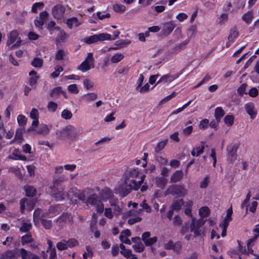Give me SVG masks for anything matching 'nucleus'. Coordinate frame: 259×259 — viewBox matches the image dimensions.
<instances>
[{"instance_id": "1", "label": "nucleus", "mask_w": 259, "mask_h": 259, "mask_svg": "<svg viewBox=\"0 0 259 259\" xmlns=\"http://www.w3.org/2000/svg\"><path fill=\"white\" fill-rule=\"evenodd\" d=\"M140 171L138 168H132L127 170L124 174V183L128 188L122 189L119 191H116V193H119L122 197H124L129 194L132 190H137L139 188V184L137 183Z\"/></svg>"}, {"instance_id": "2", "label": "nucleus", "mask_w": 259, "mask_h": 259, "mask_svg": "<svg viewBox=\"0 0 259 259\" xmlns=\"http://www.w3.org/2000/svg\"><path fill=\"white\" fill-rule=\"evenodd\" d=\"M56 136L59 139L69 138L75 140L77 138L78 133L76 128L72 125H68L65 127L57 131Z\"/></svg>"}, {"instance_id": "3", "label": "nucleus", "mask_w": 259, "mask_h": 259, "mask_svg": "<svg viewBox=\"0 0 259 259\" xmlns=\"http://www.w3.org/2000/svg\"><path fill=\"white\" fill-rule=\"evenodd\" d=\"M85 203L87 205L95 206L99 213H102L104 211V204L101 197L97 194L94 193L90 195L87 199Z\"/></svg>"}, {"instance_id": "4", "label": "nucleus", "mask_w": 259, "mask_h": 259, "mask_svg": "<svg viewBox=\"0 0 259 259\" xmlns=\"http://www.w3.org/2000/svg\"><path fill=\"white\" fill-rule=\"evenodd\" d=\"M94 62L95 60L93 57V54L92 53H88L84 60L78 66L77 69L82 72L89 71L91 69L95 67Z\"/></svg>"}, {"instance_id": "5", "label": "nucleus", "mask_w": 259, "mask_h": 259, "mask_svg": "<svg viewBox=\"0 0 259 259\" xmlns=\"http://www.w3.org/2000/svg\"><path fill=\"white\" fill-rule=\"evenodd\" d=\"M111 39V35L108 33H100L94 34L89 37L84 38L83 41L87 44H92L97 42L99 41Z\"/></svg>"}, {"instance_id": "6", "label": "nucleus", "mask_w": 259, "mask_h": 259, "mask_svg": "<svg viewBox=\"0 0 259 259\" xmlns=\"http://www.w3.org/2000/svg\"><path fill=\"white\" fill-rule=\"evenodd\" d=\"M72 194L73 195L75 198H77L78 199L85 202L87 200L85 191H81L76 188H72L68 191L67 196L72 203H76L77 202V199H73Z\"/></svg>"}, {"instance_id": "7", "label": "nucleus", "mask_w": 259, "mask_h": 259, "mask_svg": "<svg viewBox=\"0 0 259 259\" xmlns=\"http://www.w3.org/2000/svg\"><path fill=\"white\" fill-rule=\"evenodd\" d=\"M165 193L173 196H184L187 194V190L182 186L173 185L168 187Z\"/></svg>"}, {"instance_id": "8", "label": "nucleus", "mask_w": 259, "mask_h": 259, "mask_svg": "<svg viewBox=\"0 0 259 259\" xmlns=\"http://www.w3.org/2000/svg\"><path fill=\"white\" fill-rule=\"evenodd\" d=\"M204 222L203 219L196 220L194 218H192L190 224V231L194 233V237H197L201 235L202 231L200 227L204 225Z\"/></svg>"}, {"instance_id": "9", "label": "nucleus", "mask_w": 259, "mask_h": 259, "mask_svg": "<svg viewBox=\"0 0 259 259\" xmlns=\"http://www.w3.org/2000/svg\"><path fill=\"white\" fill-rule=\"evenodd\" d=\"M8 40L7 41V45L10 46V45L14 44L12 46L13 47H17L20 46L21 40L20 37H18V32L17 30H14L12 31L8 36Z\"/></svg>"}, {"instance_id": "10", "label": "nucleus", "mask_w": 259, "mask_h": 259, "mask_svg": "<svg viewBox=\"0 0 259 259\" xmlns=\"http://www.w3.org/2000/svg\"><path fill=\"white\" fill-rule=\"evenodd\" d=\"M65 11V7L62 5L58 4L53 7L52 14L56 19L62 20L64 18Z\"/></svg>"}, {"instance_id": "11", "label": "nucleus", "mask_w": 259, "mask_h": 259, "mask_svg": "<svg viewBox=\"0 0 259 259\" xmlns=\"http://www.w3.org/2000/svg\"><path fill=\"white\" fill-rule=\"evenodd\" d=\"M21 242L22 245H28L31 248L33 249L38 247V244L33 239L30 233L23 235L21 237Z\"/></svg>"}, {"instance_id": "12", "label": "nucleus", "mask_w": 259, "mask_h": 259, "mask_svg": "<svg viewBox=\"0 0 259 259\" xmlns=\"http://www.w3.org/2000/svg\"><path fill=\"white\" fill-rule=\"evenodd\" d=\"M64 188V186H60L59 188L51 187L52 189L51 192V195L56 201L62 200L65 199L66 195L63 192Z\"/></svg>"}, {"instance_id": "13", "label": "nucleus", "mask_w": 259, "mask_h": 259, "mask_svg": "<svg viewBox=\"0 0 259 259\" xmlns=\"http://www.w3.org/2000/svg\"><path fill=\"white\" fill-rule=\"evenodd\" d=\"M48 16L49 13L46 11L40 13L39 16L37 17L34 20L35 26L39 29L41 30Z\"/></svg>"}, {"instance_id": "14", "label": "nucleus", "mask_w": 259, "mask_h": 259, "mask_svg": "<svg viewBox=\"0 0 259 259\" xmlns=\"http://www.w3.org/2000/svg\"><path fill=\"white\" fill-rule=\"evenodd\" d=\"M21 259H40L39 255L22 248L18 250Z\"/></svg>"}, {"instance_id": "15", "label": "nucleus", "mask_w": 259, "mask_h": 259, "mask_svg": "<svg viewBox=\"0 0 259 259\" xmlns=\"http://www.w3.org/2000/svg\"><path fill=\"white\" fill-rule=\"evenodd\" d=\"M29 116L33 119V121L29 131H35V127L37 126L39 123V112L38 110L36 108H32L30 113Z\"/></svg>"}, {"instance_id": "16", "label": "nucleus", "mask_w": 259, "mask_h": 259, "mask_svg": "<svg viewBox=\"0 0 259 259\" xmlns=\"http://www.w3.org/2000/svg\"><path fill=\"white\" fill-rule=\"evenodd\" d=\"M180 74L176 73L174 74H167L163 75L158 81L157 84L162 83L164 85H167L175 79L179 77Z\"/></svg>"}, {"instance_id": "17", "label": "nucleus", "mask_w": 259, "mask_h": 259, "mask_svg": "<svg viewBox=\"0 0 259 259\" xmlns=\"http://www.w3.org/2000/svg\"><path fill=\"white\" fill-rule=\"evenodd\" d=\"M150 232H146L142 235L141 239L146 246H151L155 243L157 241V238L156 237L150 238Z\"/></svg>"}, {"instance_id": "18", "label": "nucleus", "mask_w": 259, "mask_h": 259, "mask_svg": "<svg viewBox=\"0 0 259 259\" xmlns=\"http://www.w3.org/2000/svg\"><path fill=\"white\" fill-rule=\"evenodd\" d=\"M246 112L250 116L251 119H254L257 115V110L255 108L254 104L252 102L246 104L244 106Z\"/></svg>"}, {"instance_id": "19", "label": "nucleus", "mask_w": 259, "mask_h": 259, "mask_svg": "<svg viewBox=\"0 0 259 259\" xmlns=\"http://www.w3.org/2000/svg\"><path fill=\"white\" fill-rule=\"evenodd\" d=\"M228 154L227 160L230 162H233L236 159L237 147L235 146H230L227 147Z\"/></svg>"}, {"instance_id": "20", "label": "nucleus", "mask_w": 259, "mask_h": 259, "mask_svg": "<svg viewBox=\"0 0 259 259\" xmlns=\"http://www.w3.org/2000/svg\"><path fill=\"white\" fill-rule=\"evenodd\" d=\"M51 127L52 125H47L46 124L41 123L39 125L37 129L35 128V131H33L38 134L47 136L49 134L50 130Z\"/></svg>"}, {"instance_id": "21", "label": "nucleus", "mask_w": 259, "mask_h": 259, "mask_svg": "<svg viewBox=\"0 0 259 259\" xmlns=\"http://www.w3.org/2000/svg\"><path fill=\"white\" fill-rule=\"evenodd\" d=\"M114 196L113 192L108 188H104L101 193V199L103 201L109 200Z\"/></svg>"}, {"instance_id": "22", "label": "nucleus", "mask_w": 259, "mask_h": 259, "mask_svg": "<svg viewBox=\"0 0 259 259\" xmlns=\"http://www.w3.org/2000/svg\"><path fill=\"white\" fill-rule=\"evenodd\" d=\"M66 181V178L63 175L54 176L53 180L52 188H59L60 186H64L60 183Z\"/></svg>"}, {"instance_id": "23", "label": "nucleus", "mask_w": 259, "mask_h": 259, "mask_svg": "<svg viewBox=\"0 0 259 259\" xmlns=\"http://www.w3.org/2000/svg\"><path fill=\"white\" fill-rule=\"evenodd\" d=\"M175 27V25L172 21L167 22L163 24L162 31L165 35L169 34Z\"/></svg>"}, {"instance_id": "24", "label": "nucleus", "mask_w": 259, "mask_h": 259, "mask_svg": "<svg viewBox=\"0 0 259 259\" xmlns=\"http://www.w3.org/2000/svg\"><path fill=\"white\" fill-rule=\"evenodd\" d=\"M66 25L70 29H72L73 26L78 27L81 24L82 22L79 21L76 17H72L66 20Z\"/></svg>"}, {"instance_id": "25", "label": "nucleus", "mask_w": 259, "mask_h": 259, "mask_svg": "<svg viewBox=\"0 0 259 259\" xmlns=\"http://www.w3.org/2000/svg\"><path fill=\"white\" fill-rule=\"evenodd\" d=\"M238 36V32L236 28H233L231 30L230 34L228 36L229 41L227 42L226 46L228 48L230 44L233 42L235 39Z\"/></svg>"}, {"instance_id": "26", "label": "nucleus", "mask_w": 259, "mask_h": 259, "mask_svg": "<svg viewBox=\"0 0 259 259\" xmlns=\"http://www.w3.org/2000/svg\"><path fill=\"white\" fill-rule=\"evenodd\" d=\"M253 232L255 233H257V234H255L253 237L249 239L247 241V248L248 250L251 249V246L253 244V242H255L258 236V234H259V224L255 226V228L253 229Z\"/></svg>"}, {"instance_id": "27", "label": "nucleus", "mask_w": 259, "mask_h": 259, "mask_svg": "<svg viewBox=\"0 0 259 259\" xmlns=\"http://www.w3.org/2000/svg\"><path fill=\"white\" fill-rule=\"evenodd\" d=\"M183 177V172L181 170L176 171L170 178V181L172 183H176L180 181Z\"/></svg>"}, {"instance_id": "28", "label": "nucleus", "mask_w": 259, "mask_h": 259, "mask_svg": "<svg viewBox=\"0 0 259 259\" xmlns=\"http://www.w3.org/2000/svg\"><path fill=\"white\" fill-rule=\"evenodd\" d=\"M29 75L30 76L29 80V84L32 87H35L38 79L36 72L34 70H32L29 73Z\"/></svg>"}, {"instance_id": "29", "label": "nucleus", "mask_w": 259, "mask_h": 259, "mask_svg": "<svg viewBox=\"0 0 259 259\" xmlns=\"http://www.w3.org/2000/svg\"><path fill=\"white\" fill-rule=\"evenodd\" d=\"M31 228L32 225L29 221L23 222L19 231L21 233H28Z\"/></svg>"}, {"instance_id": "30", "label": "nucleus", "mask_w": 259, "mask_h": 259, "mask_svg": "<svg viewBox=\"0 0 259 259\" xmlns=\"http://www.w3.org/2000/svg\"><path fill=\"white\" fill-rule=\"evenodd\" d=\"M98 97V95L95 93H89L83 95L82 99L87 102H90L95 100Z\"/></svg>"}, {"instance_id": "31", "label": "nucleus", "mask_w": 259, "mask_h": 259, "mask_svg": "<svg viewBox=\"0 0 259 259\" xmlns=\"http://www.w3.org/2000/svg\"><path fill=\"white\" fill-rule=\"evenodd\" d=\"M233 213V210L232 207H230L227 210V214L225 217L223 221L220 224L222 225H227L228 226L230 222L232 220V214Z\"/></svg>"}, {"instance_id": "32", "label": "nucleus", "mask_w": 259, "mask_h": 259, "mask_svg": "<svg viewBox=\"0 0 259 259\" xmlns=\"http://www.w3.org/2000/svg\"><path fill=\"white\" fill-rule=\"evenodd\" d=\"M58 31H59V33L56 38V42L57 44L61 42H64L67 37L66 33L63 30H61V28H60V30Z\"/></svg>"}, {"instance_id": "33", "label": "nucleus", "mask_w": 259, "mask_h": 259, "mask_svg": "<svg viewBox=\"0 0 259 259\" xmlns=\"http://www.w3.org/2000/svg\"><path fill=\"white\" fill-rule=\"evenodd\" d=\"M224 115L225 111L222 109V107H218L215 108L214 112V116L218 122H219L220 121L221 118L223 117Z\"/></svg>"}, {"instance_id": "34", "label": "nucleus", "mask_w": 259, "mask_h": 259, "mask_svg": "<svg viewBox=\"0 0 259 259\" xmlns=\"http://www.w3.org/2000/svg\"><path fill=\"white\" fill-rule=\"evenodd\" d=\"M167 180L163 177H157L156 178V184L160 188H163L166 185Z\"/></svg>"}, {"instance_id": "35", "label": "nucleus", "mask_w": 259, "mask_h": 259, "mask_svg": "<svg viewBox=\"0 0 259 259\" xmlns=\"http://www.w3.org/2000/svg\"><path fill=\"white\" fill-rule=\"evenodd\" d=\"M24 190L26 192V195L29 197L33 196L36 192V189L31 186H25Z\"/></svg>"}, {"instance_id": "36", "label": "nucleus", "mask_w": 259, "mask_h": 259, "mask_svg": "<svg viewBox=\"0 0 259 259\" xmlns=\"http://www.w3.org/2000/svg\"><path fill=\"white\" fill-rule=\"evenodd\" d=\"M15 256V252L12 250H8L5 252H4L1 256L0 257V259H12Z\"/></svg>"}, {"instance_id": "37", "label": "nucleus", "mask_w": 259, "mask_h": 259, "mask_svg": "<svg viewBox=\"0 0 259 259\" xmlns=\"http://www.w3.org/2000/svg\"><path fill=\"white\" fill-rule=\"evenodd\" d=\"M60 27L56 26V22L54 21H50L48 25V29H49L50 34H53L55 30H60Z\"/></svg>"}, {"instance_id": "38", "label": "nucleus", "mask_w": 259, "mask_h": 259, "mask_svg": "<svg viewBox=\"0 0 259 259\" xmlns=\"http://www.w3.org/2000/svg\"><path fill=\"white\" fill-rule=\"evenodd\" d=\"M184 202L183 199L177 200L174 202L172 205L173 210H179L184 205Z\"/></svg>"}, {"instance_id": "39", "label": "nucleus", "mask_w": 259, "mask_h": 259, "mask_svg": "<svg viewBox=\"0 0 259 259\" xmlns=\"http://www.w3.org/2000/svg\"><path fill=\"white\" fill-rule=\"evenodd\" d=\"M197 27L196 25H192L189 27L187 30V35L189 37H193L196 33Z\"/></svg>"}, {"instance_id": "40", "label": "nucleus", "mask_w": 259, "mask_h": 259, "mask_svg": "<svg viewBox=\"0 0 259 259\" xmlns=\"http://www.w3.org/2000/svg\"><path fill=\"white\" fill-rule=\"evenodd\" d=\"M205 143L203 142H201L200 145L194 148L196 151V156H199L204 152Z\"/></svg>"}, {"instance_id": "41", "label": "nucleus", "mask_w": 259, "mask_h": 259, "mask_svg": "<svg viewBox=\"0 0 259 259\" xmlns=\"http://www.w3.org/2000/svg\"><path fill=\"white\" fill-rule=\"evenodd\" d=\"M124 58L122 53H117L113 55L111 58V61L113 63H117L120 62Z\"/></svg>"}, {"instance_id": "42", "label": "nucleus", "mask_w": 259, "mask_h": 259, "mask_svg": "<svg viewBox=\"0 0 259 259\" xmlns=\"http://www.w3.org/2000/svg\"><path fill=\"white\" fill-rule=\"evenodd\" d=\"M209 213V210L208 207H202L199 211V214L201 217L200 219L206 217Z\"/></svg>"}, {"instance_id": "43", "label": "nucleus", "mask_w": 259, "mask_h": 259, "mask_svg": "<svg viewBox=\"0 0 259 259\" xmlns=\"http://www.w3.org/2000/svg\"><path fill=\"white\" fill-rule=\"evenodd\" d=\"M23 131L22 129L17 130L15 136L14 140L17 142L19 144L22 143L23 140Z\"/></svg>"}, {"instance_id": "44", "label": "nucleus", "mask_w": 259, "mask_h": 259, "mask_svg": "<svg viewBox=\"0 0 259 259\" xmlns=\"http://www.w3.org/2000/svg\"><path fill=\"white\" fill-rule=\"evenodd\" d=\"M242 20L247 24H250L252 20L253 16L251 13L248 12L244 14L242 17Z\"/></svg>"}, {"instance_id": "45", "label": "nucleus", "mask_w": 259, "mask_h": 259, "mask_svg": "<svg viewBox=\"0 0 259 259\" xmlns=\"http://www.w3.org/2000/svg\"><path fill=\"white\" fill-rule=\"evenodd\" d=\"M44 4L42 2H38L34 3L31 8V11L33 13H36L38 10L42 9Z\"/></svg>"}, {"instance_id": "46", "label": "nucleus", "mask_w": 259, "mask_h": 259, "mask_svg": "<svg viewBox=\"0 0 259 259\" xmlns=\"http://www.w3.org/2000/svg\"><path fill=\"white\" fill-rule=\"evenodd\" d=\"M43 60L38 58H34L31 62V65L36 68H40L42 66Z\"/></svg>"}, {"instance_id": "47", "label": "nucleus", "mask_w": 259, "mask_h": 259, "mask_svg": "<svg viewBox=\"0 0 259 259\" xmlns=\"http://www.w3.org/2000/svg\"><path fill=\"white\" fill-rule=\"evenodd\" d=\"M58 108V105L54 102H49L47 105V109L50 112H55Z\"/></svg>"}, {"instance_id": "48", "label": "nucleus", "mask_w": 259, "mask_h": 259, "mask_svg": "<svg viewBox=\"0 0 259 259\" xmlns=\"http://www.w3.org/2000/svg\"><path fill=\"white\" fill-rule=\"evenodd\" d=\"M56 247L57 249L59 250H63L67 249L68 248V246L67 245V242L66 240H63L60 242H59L57 245Z\"/></svg>"}, {"instance_id": "49", "label": "nucleus", "mask_w": 259, "mask_h": 259, "mask_svg": "<svg viewBox=\"0 0 259 259\" xmlns=\"http://www.w3.org/2000/svg\"><path fill=\"white\" fill-rule=\"evenodd\" d=\"M72 116L71 112L67 109H64L61 113L62 118L65 119H70Z\"/></svg>"}, {"instance_id": "50", "label": "nucleus", "mask_w": 259, "mask_h": 259, "mask_svg": "<svg viewBox=\"0 0 259 259\" xmlns=\"http://www.w3.org/2000/svg\"><path fill=\"white\" fill-rule=\"evenodd\" d=\"M113 8L114 11L118 13H123L125 10V7L124 6L117 4L113 5Z\"/></svg>"}, {"instance_id": "51", "label": "nucleus", "mask_w": 259, "mask_h": 259, "mask_svg": "<svg viewBox=\"0 0 259 259\" xmlns=\"http://www.w3.org/2000/svg\"><path fill=\"white\" fill-rule=\"evenodd\" d=\"M167 140H164V141H161L160 142H159L157 145V146L155 149V151L156 153H158L159 152H160L161 150H162L164 148V147H165V146L166 145V144L167 143Z\"/></svg>"}, {"instance_id": "52", "label": "nucleus", "mask_w": 259, "mask_h": 259, "mask_svg": "<svg viewBox=\"0 0 259 259\" xmlns=\"http://www.w3.org/2000/svg\"><path fill=\"white\" fill-rule=\"evenodd\" d=\"M63 68L59 66H56L55 68V71L51 74V76L53 78H56L59 75L61 72L63 71Z\"/></svg>"}, {"instance_id": "53", "label": "nucleus", "mask_w": 259, "mask_h": 259, "mask_svg": "<svg viewBox=\"0 0 259 259\" xmlns=\"http://www.w3.org/2000/svg\"><path fill=\"white\" fill-rule=\"evenodd\" d=\"M67 89L68 91L72 94H77L79 92V90L76 84H72L69 85Z\"/></svg>"}, {"instance_id": "54", "label": "nucleus", "mask_w": 259, "mask_h": 259, "mask_svg": "<svg viewBox=\"0 0 259 259\" xmlns=\"http://www.w3.org/2000/svg\"><path fill=\"white\" fill-rule=\"evenodd\" d=\"M17 121L20 125L24 126L26 123V118L24 115L20 114L17 116Z\"/></svg>"}, {"instance_id": "55", "label": "nucleus", "mask_w": 259, "mask_h": 259, "mask_svg": "<svg viewBox=\"0 0 259 259\" xmlns=\"http://www.w3.org/2000/svg\"><path fill=\"white\" fill-rule=\"evenodd\" d=\"M66 242L68 248H72L78 244V241L74 238H71L67 241L66 240Z\"/></svg>"}, {"instance_id": "56", "label": "nucleus", "mask_w": 259, "mask_h": 259, "mask_svg": "<svg viewBox=\"0 0 259 259\" xmlns=\"http://www.w3.org/2000/svg\"><path fill=\"white\" fill-rule=\"evenodd\" d=\"M86 250L87 252H84L83 254V258H87L88 257H92L93 255V252L90 246H87Z\"/></svg>"}, {"instance_id": "57", "label": "nucleus", "mask_w": 259, "mask_h": 259, "mask_svg": "<svg viewBox=\"0 0 259 259\" xmlns=\"http://www.w3.org/2000/svg\"><path fill=\"white\" fill-rule=\"evenodd\" d=\"M225 123L229 126L233 124L234 122V117L232 115H227L224 118Z\"/></svg>"}, {"instance_id": "58", "label": "nucleus", "mask_w": 259, "mask_h": 259, "mask_svg": "<svg viewBox=\"0 0 259 259\" xmlns=\"http://www.w3.org/2000/svg\"><path fill=\"white\" fill-rule=\"evenodd\" d=\"M133 248L137 252H142L145 249V247L141 242L133 245Z\"/></svg>"}, {"instance_id": "59", "label": "nucleus", "mask_w": 259, "mask_h": 259, "mask_svg": "<svg viewBox=\"0 0 259 259\" xmlns=\"http://www.w3.org/2000/svg\"><path fill=\"white\" fill-rule=\"evenodd\" d=\"M65 55V52L62 50H59L56 54L55 58L58 60H61L63 59L64 56Z\"/></svg>"}, {"instance_id": "60", "label": "nucleus", "mask_w": 259, "mask_h": 259, "mask_svg": "<svg viewBox=\"0 0 259 259\" xmlns=\"http://www.w3.org/2000/svg\"><path fill=\"white\" fill-rule=\"evenodd\" d=\"M41 224L46 229H50L52 228V222L50 220L42 219Z\"/></svg>"}, {"instance_id": "61", "label": "nucleus", "mask_w": 259, "mask_h": 259, "mask_svg": "<svg viewBox=\"0 0 259 259\" xmlns=\"http://www.w3.org/2000/svg\"><path fill=\"white\" fill-rule=\"evenodd\" d=\"M29 202V200L26 198L22 199L20 201V209L22 212H23L25 208V205H28V202Z\"/></svg>"}, {"instance_id": "62", "label": "nucleus", "mask_w": 259, "mask_h": 259, "mask_svg": "<svg viewBox=\"0 0 259 259\" xmlns=\"http://www.w3.org/2000/svg\"><path fill=\"white\" fill-rule=\"evenodd\" d=\"M83 85L84 87L87 90H89L91 88H92L94 85V83L90 79H85L83 81Z\"/></svg>"}, {"instance_id": "63", "label": "nucleus", "mask_w": 259, "mask_h": 259, "mask_svg": "<svg viewBox=\"0 0 259 259\" xmlns=\"http://www.w3.org/2000/svg\"><path fill=\"white\" fill-rule=\"evenodd\" d=\"M68 220L70 221L69 215L67 214H63L59 218H58L57 220V223L61 224L62 222H66Z\"/></svg>"}, {"instance_id": "64", "label": "nucleus", "mask_w": 259, "mask_h": 259, "mask_svg": "<svg viewBox=\"0 0 259 259\" xmlns=\"http://www.w3.org/2000/svg\"><path fill=\"white\" fill-rule=\"evenodd\" d=\"M63 92L61 87H58L54 89L51 93V96L53 97H56L60 95Z\"/></svg>"}]
</instances>
